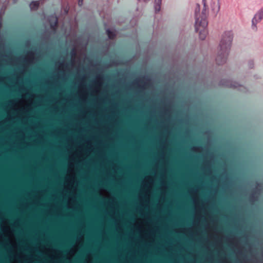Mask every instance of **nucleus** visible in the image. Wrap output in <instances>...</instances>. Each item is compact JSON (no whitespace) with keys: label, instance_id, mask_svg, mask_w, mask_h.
I'll return each instance as SVG.
<instances>
[{"label":"nucleus","instance_id":"obj_1","mask_svg":"<svg viewBox=\"0 0 263 263\" xmlns=\"http://www.w3.org/2000/svg\"><path fill=\"white\" fill-rule=\"evenodd\" d=\"M233 37V33L230 31H226L222 34L216 58V61L218 64H222L226 61L231 47Z\"/></svg>","mask_w":263,"mask_h":263},{"label":"nucleus","instance_id":"obj_2","mask_svg":"<svg viewBox=\"0 0 263 263\" xmlns=\"http://www.w3.org/2000/svg\"><path fill=\"white\" fill-rule=\"evenodd\" d=\"M206 1L202 0V3L204 8L202 10V15L199 16V5L197 4L195 9V30L197 32H199V37L201 40L205 39L207 34L206 27L208 26V22L206 18V6L205 4Z\"/></svg>","mask_w":263,"mask_h":263},{"label":"nucleus","instance_id":"obj_3","mask_svg":"<svg viewBox=\"0 0 263 263\" xmlns=\"http://www.w3.org/2000/svg\"><path fill=\"white\" fill-rule=\"evenodd\" d=\"M263 19V10H259L255 14L252 21V28L254 30H257V24Z\"/></svg>","mask_w":263,"mask_h":263},{"label":"nucleus","instance_id":"obj_4","mask_svg":"<svg viewBox=\"0 0 263 263\" xmlns=\"http://www.w3.org/2000/svg\"><path fill=\"white\" fill-rule=\"evenodd\" d=\"M49 22L51 28L53 30H55L58 25V18L55 15H52L49 19Z\"/></svg>","mask_w":263,"mask_h":263},{"label":"nucleus","instance_id":"obj_5","mask_svg":"<svg viewBox=\"0 0 263 263\" xmlns=\"http://www.w3.org/2000/svg\"><path fill=\"white\" fill-rule=\"evenodd\" d=\"M41 2L42 3V1H41L32 2L30 4V9L33 10H36L38 8Z\"/></svg>","mask_w":263,"mask_h":263},{"label":"nucleus","instance_id":"obj_6","mask_svg":"<svg viewBox=\"0 0 263 263\" xmlns=\"http://www.w3.org/2000/svg\"><path fill=\"white\" fill-rule=\"evenodd\" d=\"M106 33L110 39H114L116 36V31L115 30L111 31L109 29H107Z\"/></svg>","mask_w":263,"mask_h":263},{"label":"nucleus","instance_id":"obj_7","mask_svg":"<svg viewBox=\"0 0 263 263\" xmlns=\"http://www.w3.org/2000/svg\"><path fill=\"white\" fill-rule=\"evenodd\" d=\"M162 0H155V9L156 12H159L161 8Z\"/></svg>","mask_w":263,"mask_h":263},{"label":"nucleus","instance_id":"obj_8","mask_svg":"<svg viewBox=\"0 0 263 263\" xmlns=\"http://www.w3.org/2000/svg\"><path fill=\"white\" fill-rule=\"evenodd\" d=\"M197 190H195V189H193L191 191V193H192V194H194V195H196L197 193Z\"/></svg>","mask_w":263,"mask_h":263},{"label":"nucleus","instance_id":"obj_9","mask_svg":"<svg viewBox=\"0 0 263 263\" xmlns=\"http://www.w3.org/2000/svg\"><path fill=\"white\" fill-rule=\"evenodd\" d=\"M75 252H76V250H74V249H72L70 251L69 253H70L71 255H73L75 253Z\"/></svg>","mask_w":263,"mask_h":263},{"label":"nucleus","instance_id":"obj_10","mask_svg":"<svg viewBox=\"0 0 263 263\" xmlns=\"http://www.w3.org/2000/svg\"><path fill=\"white\" fill-rule=\"evenodd\" d=\"M152 180V177L148 176L147 177V178L145 180V181L147 182H149V181Z\"/></svg>","mask_w":263,"mask_h":263},{"label":"nucleus","instance_id":"obj_11","mask_svg":"<svg viewBox=\"0 0 263 263\" xmlns=\"http://www.w3.org/2000/svg\"><path fill=\"white\" fill-rule=\"evenodd\" d=\"M96 84H97L98 86H100L101 85V82H100V79H99V80H98L97 81V82H96Z\"/></svg>","mask_w":263,"mask_h":263},{"label":"nucleus","instance_id":"obj_12","mask_svg":"<svg viewBox=\"0 0 263 263\" xmlns=\"http://www.w3.org/2000/svg\"><path fill=\"white\" fill-rule=\"evenodd\" d=\"M6 78L4 77H0V82H4Z\"/></svg>","mask_w":263,"mask_h":263},{"label":"nucleus","instance_id":"obj_13","mask_svg":"<svg viewBox=\"0 0 263 263\" xmlns=\"http://www.w3.org/2000/svg\"><path fill=\"white\" fill-rule=\"evenodd\" d=\"M78 240L80 242V241H82L83 240V236H80L79 238H78Z\"/></svg>","mask_w":263,"mask_h":263},{"label":"nucleus","instance_id":"obj_14","mask_svg":"<svg viewBox=\"0 0 263 263\" xmlns=\"http://www.w3.org/2000/svg\"><path fill=\"white\" fill-rule=\"evenodd\" d=\"M83 0H79V5L82 6L83 4Z\"/></svg>","mask_w":263,"mask_h":263},{"label":"nucleus","instance_id":"obj_15","mask_svg":"<svg viewBox=\"0 0 263 263\" xmlns=\"http://www.w3.org/2000/svg\"><path fill=\"white\" fill-rule=\"evenodd\" d=\"M9 229V227H6L4 228V231H5V232H8Z\"/></svg>","mask_w":263,"mask_h":263},{"label":"nucleus","instance_id":"obj_16","mask_svg":"<svg viewBox=\"0 0 263 263\" xmlns=\"http://www.w3.org/2000/svg\"><path fill=\"white\" fill-rule=\"evenodd\" d=\"M1 27H2V16H1V15H0V29L1 28Z\"/></svg>","mask_w":263,"mask_h":263},{"label":"nucleus","instance_id":"obj_17","mask_svg":"<svg viewBox=\"0 0 263 263\" xmlns=\"http://www.w3.org/2000/svg\"><path fill=\"white\" fill-rule=\"evenodd\" d=\"M192 150L194 151H198V148L196 147H194L192 148Z\"/></svg>","mask_w":263,"mask_h":263},{"label":"nucleus","instance_id":"obj_18","mask_svg":"<svg viewBox=\"0 0 263 263\" xmlns=\"http://www.w3.org/2000/svg\"><path fill=\"white\" fill-rule=\"evenodd\" d=\"M64 11L65 12L66 14H67L68 13V9L66 8L65 10H64Z\"/></svg>","mask_w":263,"mask_h":263},{"label":"nucleus","instance_id":"obj_19","mask_svg":"<svg viewBox=\"0 0 263 263\" xmlns=\"http://www.w3.org/2000/svg\"><path fill=\"white\" fill-rule=\"evenodd\" d=\"M63 64H61V65L59 66V68L60 69L61 68L62 66H63Z\"/></svg>","mask_w":263,"mask_h":263},{"label":"nucleus","instance_id":"obj_20","mask_svg":"<svg viewBox=\"0 0 263 263\" xmlns=\"http://www.w3.org/2000/svg\"><path fill=\"white\" fill-rule=\"evenodd\" d=\"M194 203H195V204H196V203H197V200H196V199H194Z\"/></svg>","mask_w":263,"mask_h":263},{"label":"nucleus","instance_id":"obj_21","mask_svg":"<svg viewBox=\"0 0 263 263\" xmlns=\"http://www.w3.org/2000/svg\"><path fill=\"white\" fill-rule=\"evenodd\" d=\"M21 89L22 90H25V88H24V87H21Z\"/></svg>","mask_w":263,"mask_h":263},{"label":"nucleus","instance_id":"obj_22","mask_svg":"<svg viewBox=\"0 0 263 263\" xmlns=\"http://www.w3.org/2000/svg\"><path fill=\"white\" fill-rule=\"evenodd\" d=\"M10 102L11 103H13V104L14 101H13V100H11Z\"/></svg>","mask_w":263,"mask_h":263},{"label":"nucleus","instance_id":"obj_23","mask_svg":"<svg viewBox=\"0 0 263 263\" xmlns=\"http://www.w3.org/2000/svg\"><path fill=\"white\" fill-rule=\"evenodd\" d=\"M85 98V95H83V98L84 99V98Z\"/></svg>","mask_w":263,"mask_h":263},{"label":"nucleus","instance_id":"obj_24","mask_svg":"<svg viewBox=\"0 0 263 263\" xmlns=\"http://www.w3.org/2000/svg\"><path fill=\"white\" fill-rule=\"evenodd\" d=\"M71 165H72V164H69V167H70Z\"/></svg>","mask_w":263,"mask_h":263}]
</instances>
